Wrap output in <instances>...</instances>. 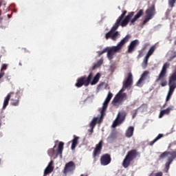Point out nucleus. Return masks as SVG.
Returning a JSON list of instances; mask_svg holds the SVG:
<instances>
[{
  "instance_id": "nucleus-1",
  "label": "nucleus",
  "mask_w": 176,
  "mask_h": 176,
  "mask_svg": "<svg viewBox=\"0 0 176 176\" xmlns=\"http://www.w3.org/2000/svg\"><path fill=\"white\" fill-rule=\"evenodd\" d=\"M127 11L124 10L122 12V14L118 18L115 23L113 24L111 29V39L113 41H116L118 38L120 36V33L118 31L120 25L121 27H126L129 24L131 17L134 16V12H129V14L124 18Z\"/></svg>"
},
{
  "instance_id": "nucleus-2",
  "label": "nucleus",
  "mask_w": 176,
  "mask_h": 176,
  "mask_svg": "<svg viewBox=\"0 0 176 176\" xmlns=\"http://www.w3.org/2000/svg\"><path fill=\"white\" fill-rule=\"evenodd\" d=\"M133 85V74L131 73H129L128 74V77L126 78V80L124 82L123 87L122 89L116 95L114 98L112 100V105L113 107H116V108H118L126 101L127 98V95L126 93H123L124 91V89H127V87H130Z\"/></svg>"
},
{
  "instance_id": "nucleus-3",
  "label": "nucleus",
  "mask_w": 176,
  "mask_h": 176,
  "mask_svg": "<svg viewBox=\"0 0 176 176\" xmlns=\"http://www.w3.org/2000/svg\"><path fill=\"white\" fill-rule=\"evenodd\" d=\"M133 85V74L131 73H129L128 74V77L126 78V80L124 82L123 87L122 89L116 95L114 98L112 100V105L113 107H116V108H118L126 101L127 98V95L126 93H123L124 91V89H127V87H130Z\"/></svg>"
},
{
  "instance_id": "nucleus-4",
  "label": "nucleus",
  "mask_w": 176,
  "mask_h": 176,
  "mask_svg": "<svg viewBox=\"0 0 176 176\" xmlns=\"http://www.w3.org/2000/svg\"><path fill=\"white\" fill-rule=\"evenodd\" d=\"M100 78H101V74L97 73L94 76L93 72H91L87 78L86 76H83L78 78L75 86L76 87H82V86L87 87L89 85L94 86V85H97V83H98Z\"/></svg>"
},
{
  "instance_id": "nucleus-5",
  "label": "nucleus",
  "mask_w": 176,
  "mask_h": 176,
  "mask_svg": "<svg viewBox=\"0 0 176 176\" xmlns=\"http://www.w3.org/2000/svg\"><path fill=\"white\" fill-rule=\"evenodd\" d=\"M109 101H111V91H109L107 98L103 103L102 108L100 111V117L94 118L91 122L89 124V127H91V129L89 130V133H93L94 131V127H96V125L102 122V118L105 116V112L107 111V108H108Z\"/></svg>"
},
{
  "instance_id": "nucleus-6",
  "label": "nucleus",
  "mask_w": 176,
  "mask_h": 176,
  "mask_svg": "<svg viewBox=\"0 0 176 176\" xmlns=\"http://www.w3.org/2000/svg\"><path fill=\"white\" fill-rule=\"evenodd\" d=\"M20 91L14 92H10L7 96L5 98L3 104V109H6V107L9 105V101L11 100V105L13 107H17L19 103L20 102Z\"/></svg>"
},
{
  "instance_id": "nucleus-7",
  "label": "nucleus",
  "mask_w": 176,
  "mask_h": 176,
  "mask_svg": "<svg viewBox=\"0 0 176 176\" xmlns=\"http://www.w3.org/2000/svg\"><path fill=\"white\" fill-rule=\"evenodd\" d=\"M56 147V145L55 144L52 148H50L48 150L47 154L49 155V156H50V157H57L58 155H60V156H62L63 151H64V142H59L56 152V150H54Z\"/></svg>"
},
{
  "instance_id": "nucleus-8",
  "label": "nucleus",
  "mask_w": 176,
  "mask_h": 176,
  "mask_svg": "<svg viewBox=\"0 0 176 176\" xmlns=\"http://www.w3.org/2000/svg\"><path fill=\"white\" fill-rule=\"evenodd\" d=\"M155 14H156V10H155V6H152L151 7H149L146 10V17L144 21H143V24H146L148 21L150 20H152L153 17H155Z\"/></svg>"
},
{
  "instance_id": "nucleus-9",
  "label": "nucleus",
  "mask_w": 176,
  "mask_h": 176,
  "mask_svg": "<svg viewBox=\"0 0 176 176\" xmlns=\"http://www.w3.org/2000/svg\"><path fill=\"white\" fill-rule=\"evenodd\" d=\"M76 168V165H75V162L74 161H70L65 165V167L63 170V173L64 175H67V174L72 173Z\"/></svg>"
},
{
  "instance_id": "nucleus-10",
  "label": "nucleus",
  "mask_w": 176,
  "mask_h": 176,
  "mask_svg": "<svg viewBox=\"0 0 176 176\" xmlns=\"http://www.w3.org/2000/svg\"><path fill=\"white\" fill-rule=\"evenodd\" d=\"M131 36L130 35H126L124 38H122L120 42L118 44L117 46L112 47L111 48V53L119 52L122 47L124 45L126 42H129V39H130Z\"/></svg>"
},
{
  "instance_id": "nucleus-11",
  "label": "nucleus",
  "mask_w": 176,
  "mask_h": 176,
  "mask_svg": "<svg viewBox=\"0 0 176 176\" xmlns=\"http://www.w3.org/2000/svg\"><path fill=\"white\" fill-rule=\"evenodd\" d=\"M103 144H104V142L102 140H100L99 143L96 145L95 148L92 153V156L94 159H96V157H99L100 155H101V151H102Z\"/></svg>"
},
{
  "instance_id": "nucleus-12",
  "label": "nucleus",
  "mask_w": 176,
  "mask_h": 176,
  "mask_svg": "<svg viewBox=\"0 0 176 176\" xmlns=\"http://www.w3.org/2000/svg\"><path fill=\"white\" fill-rule=\"evenodd\" d=\"M125 118L126 116L124 115V113H118L117 118L113 122L112 127L115 129V127H117L119 124H122L123 122H124Z\"/></svg>"
},
{
  "instance_id": "nucleus-13",
  "label": "nucleus",
  "mask_w": 176,
  "mask_h": 176,
  "mask_svg": "<svg viewBox=\"0 0 176 176\" xmlns=\"http://www.w3.org/2000/svg\"><path fill=\"white\" fill-rule=\"evenodd\" d=\"M148 75H149V72H148V71H145L142 74L141 78L137 82V86H138V87H142L144 83H145L146 79H148L149 78Z\"/></svg>"
},
{
  "instance_id": "nucleus-14",
  "label": "nucleus",
  "mask_w": 176,
  "mask_h": 176,
  "mask_svg": "<svg viewBox=\"0 0 176 176\" xmlns=\"http://www.w3.org/2000/svg\"><path fill=\"white\" fill-rule=\"evenodd\" d=\"M111 163V155L109 154L102 155L100 157V164L102 166H108Z\"/></svg>"
},
{
  "instance_id": "nucleus-15",
  "label": "nucleus",
  "mask_w": 176,
  "mask_h": 176,
  "mask_svg": "<svg viewBox=\"0 0 176 176\" xmlns=\"http://www.w3.org/2000/svg\"><path fill=\"white\" fill-rule=\"evenodd\" d=\"M170 67V64L166 63H164L161 72L160 73L158 78L156 80V82H159V80H162L164 76H166V74L167 73V68Z\"/></svg>"
},
{
  "instance_id": "nucleus-16",
  "label": "nucleus",
  "mask_w": 176,
  "mask_h": 176,
  "mask_svg": "<svg viewBox=\"0 0 176 176\" xmlns=\"http://www.w3.org/2000/svg\"><path fill=\"white\" fill-rule=\"evenodd\" d=\"M140 41L138 40H135L133 41L128 48V53H133V51L134 50V47H135V46H137L138 45H139Z\"/></svg>"
},
{
  "instance_id": "nucleus-17",
  "label": "nucleus",
  "mask_w": 176,
  "mask_h": 176,
  "mask_svg": "<svg viewBox=\"0 0 176 176\" xmlns=\"http://www.w3.org/2000/svg\"><path fill=\"white\" fill-rule=\"evenodd\" d=\"M144 14V10H140L137 14L130 21L131 24H133V23H135L138 19L140 18L141 16Z\"/></svg>"
},
{
  "instance_id": "nucleus-18",
  "label": "nucleus",
  "mask_w": 176,
  "mask_h": 176,
  "mask_svg": "<svg viewBox=\"0 0 176 176\" xmlns=\"http://www.w3.org/2000/svg\"><path fill=\"white\" fill-rule=\"evenodd\" d=\"M98 53L99 56L104 54V53H107V57L109 60H111V47H106L102 51H99Z\"/></svg>"
},
{
  "instance_id": "nucleus-19",
  "label": "nucleus",
  "mask_w": 176,
  "mask_h": 176,
  "mask_svg": "<svg viewBox=\"0 0 176 176\" xmlns=\"http://www.w3.org/2000/svg\"><path fill=\"white\" fill-rule=\"evenodd\" d=\"M133 134H134V127L129 126L126 131L125 135L127 138H131Z\"/></svg>"
},
{
  "instance_id": "nucleus-20",
  "label": "nucleus",
  "mask_w": 176,
  "mask_h": 176,
  "mask_svg": "<svg viewBox=\"0 0 176 176\" xmlns=\"http://www.w3.org/2000/svg\"><path fill=\"white\" fill-rule=\"evenodd\" d=\"M173 108H174L173 106H170L168 107L166 109L162 110L160 112V118H163L164 115H168L170 112V111H173Z\"/></svg>"
},
{
  "instance_id": "nucleus-21",
  "label": "nucleus",
  "mask_w": 176,
  "mask_h": 176,
  "mask_svg": "<svg viewBox=\"0 0 176 176\" xmlns=\"http://www.w3.org/2000/svg\"><path fill=\"white\" fill-rule=\"evenodd\" d=\"M126 157H129L131 160H133L137 157V151L135 150H132L128 153Z\"/></svg>"
},
{
  "instance_id": "nucleus-22",
  "label": "nucleus",
  "mask_w": 176,
  "mask_h": 176,
  "mask_svg": "<svg viewBox=\"0 0 176 176\" xmlns=\"http://www.w3.org/2000/svg\"><path fill=\"white\" fill-rule=\"evenodd\" d=\"M131 160L129 157H125L123 162H122V166L124 167V168H127L129 166H130V163H131Z\"/></svg>"
},
{
  "instance_id": "nucleus-23",
  "label": "nucleus",
  "mask_w": 176,
  "mask_h": 176,
  "mask_svg": "<svg viewBox=\"0 0 176 176\" xmlns=\"http://www.w3.org/2000/svg\"><path fill=\"white\" fill-rule=\"evenodd\" d=\"M79 140V137H75L72 140V149L74 151L75 148H76V145H78V140Z\"/></svg>"
},
{
  "instance_id": "nucleus-24",
  "label": "nucleus",
  "mask_w": 176,
  "mask_h": 176,
  "mask_svg": "<svg viewBox=\"0 0 176 176\" xmlns=\"http://www.w3.org/2000/svg\"><path fill=\"white\" fill-rule=\"evenodd\" d=\"M53 170H54V167H50V166H47L44 171V176L47 175L48 174H50L52 173Z\"/></svg>"
},
{
  "instance_id": "nucleus-25",
  "label": "nucleus",
  "mask_w": 176,
  "mask_h": 176,
  "mask_svg": "<svg viewBox=\"0 0 176 176\" xmlns=\"http://www.w3.org/2000/svg\"><path fill=\"white\" fill-rule=\"evenodd\" d=\"M102 58L100 59L96 64H95L93 67L92 69H96V68H99V67H101V65H102Z\"/></svg>"
},
{
  "instance_id": "nucleus-26",
  "label": "nucleus",
  "mask_w": 176,
  "mask_h": 176,
  "mask_svg": "<svg viewBox=\"0 0 176 176\" xmlns=\"http://www.w3.org/2000/svg\"><path fill=\"white\" fill-rule=\"evenodd\" d=\"M153 52H155V47H151L148 50L146 57H147V58H149V57H151V56L153 54Z\"/></svg>"
},
{
  "instance_id": "nucleus-27",
  "label": "nucleus",
  "mask_w": 176,
  "mask_h": 176,
  "mask_svg": "<svg viewBox=\"0 0 176 176\" xmlns=\"http://www.w3.org/2000/svg\"><path fill=\"white\" fill-rule=\"evenodd\" d=\"M148 60H149V58H147L146 56L144 57V59L142 62V67L143 68H146L148 65Z\"/></svg>"
},
{
  "instance_id": "nucleus-28",
  "label": "nucleus",
  "mask_w": 176,
  "mask_h": 176,
  "mask_svg": "<svg viewBox=\"0 0 176 176\" xmlns=\"http://www.w3.org/2000/svg\"><path fill=\"white\" fill-rule=\"evenodd\" d=\"M164 137V135L163 134H159L157 138L150 143V145H153V144L155 142H156L157 141H159V140H160V138H163Z\"/></svg>"
},
{
  "instance_id": "nucleus-29",
  "label": "nucleus",
  "mask_w": 176,
  "mask_h": 176,
  "mask_svg": "<svg viewBox=\"0 0 176 176\" xmlns=\"http://www.w3.org/2000/svg\"><path fill=\"white\" fill-rule=\"evenodd\" d=\"M143 108H144V107H141L138 110L135 111V112L133 113V116H132L133 119H134V118H135V115H137V111H142Z\"/></svg>"
},
{
  "instance_id": "nucleus-30",
  "label": "nucleus",
  "mask_w": 176,
  "mask_h": 176,
  "mask_svg": "<svg viewBox=\"0 0 176 176\" xmlns=\"http://www.w3.org/2000/svg\"><path fill=\"white\" fill-rule=\"evenodd\" d=\"M175 1L176 0H169V5H170V8L174 7V3H175Z\"/></svg>"
},
{
  "instance_id": "nucleus-31",
  "label": "nucleus",
  "mask_w": 176,
  "mask_h": 176,
  "mask_svg": "<svg viewBox=\"0 0 176 176\" xmlns=\"http://www.w3.org/2000/svg\"><path fill=\"white\" fill-rule=\"evenodd\" d=\"M8 69V65L6 64H3L1 69V72H2V71H3V69Z\"/></svg>"
},
{
  "instance_id": "nucleus-32",
  "label": "nucleus",
  "mask_w": 176,
  "mask_h": 176,
  "mask_svg": "<svg viewBox=\"0 0 176 176\" xmlns=\"http://www.w3.org/2000/svg\"><path fill=\"white\" fill-rule=\"evenodd\" d=\"M105 38L106 39H109V38H111V31H109L108 33L106 34Z\"/></svg>"
},
{
  "instance_id": "nucleus-33",
  "label": "nucleus",
  "mask_w": 176,
  "mask_h": 176,
  "mask_svg": "<svg viewBox=\"0 0 176 176\" xmlns=\"http://www.w3.org/2000/svg\"><path fill=\"white\" fill-rule=\"evenodd\" d=\"M3 76H5V72H0V79H2V78H3Z\"/></svg>"
},
{
  "instance_id": "nucleus-34",
  "label": "nucleus",
  "mask_w": 176,
  "mask_h": 176,
  "mask_svg": "<svg viewBox=\"0 0 176 176\" xmlns=\"http://www.w3.org/2000/svg\"><path fill=\"white\" fill-rule=\"evenodd\" d=\"M166 85H167V81H163L161 83V85L162 86V87H164V86H166Z\"/></svg>"
},
{
  "instance_id": "nucleus-35",
  "label": "nucleus",
  "mask_w": 176,
  "mask_h": 176,
  "mask_svg": "<svg viewBox=\"0 0 176 176\" xmlns=\"http://www.w3.org/2000/svg\"><path fill=\"white\" fill-rule=\"evenodd\" d=\"M47 166H48V167H54V166H53V160H51V161H50V162L49 163V164H48Z\"/></svg>"
},
{
  "instance_id": "nucleus-36",
  "label": "nucleus",
  "mask_w": 176,
  "mask_h": 176,
  "mask_svg": "<svg viewBox=\"0 0 176 176\" xmlns=\"http://www.w3.org/2000/svg\"><path fill=\"white\" fill-rule=\"evenodd\" d=\"M162 175H163V173L162 172L155 173V176H162Z\"/></svg>"
},
{
  "instance_id": "nucleus-37",
  "label": "nucleus",
  "mask_w": 176,
  "mask_h": 176,
  "mask_svg": "<svg viewBox=\"0 0 176 176\" xmlns=\"http://www.w3.org/2000/svg\"><path fill=\"white\" fill-rule=\"evenodd\" d=\"M101 86H102V84H100V85L98 86V89H100V88H101Z\"/></svg>"
},
{
  "instance_id": "nucleus-38",
  "label": "nucleus",
  "mask_w": 176,
  "mask_h": 176,
  "mask_svg": "<svg viewBox=\"0 0 176 176\" xmlns=\"http://www.w3.org/2000/svg\"><path fill=\"white\" fill-rule=\"evenodd\" d=\"M2 6V0H0V8Z\"/></svg>"
},
{
  "instance_id": "nucleus-39",
  "label": "nucleus",
  "mask_w": 176,
  "mask_h": 176,
  "mask_svg": "<svg viewBox=\"0 0 176 176\" xmlns=\"http://www.w3.org/2000/svg\"><path fill=\"white\" fill-rule=\"evenodd\" d=\"M149 176H155V173H151Z\"/></svg>"
},
{
  "instance_id": "nucleus-40",
  "label": "nucleus",
  "mask_w": 176,
  "mask_h": 176,
  "mask_svg": "<svg viewBox=\"0 0 176 176\" xmlns=\"http://www.w3.org/2000/svg\"><path fill=\"white\" fill-rule=\"evenodd\" d=\"M1 14H2V12H1V11L0 10V16H1Z\"/></svg>"
},
{
  "instance_id": "nucleus-41",
  "label": "nucleus",
  "mask_w": 176,
  "mask_h": 176,
  "mask_svg": "<svg viewBox=\"0 0 176 176\" xmlns=\"http://www.w3.org/2000/svg\"><path fill=\"white\" fill-rule=\"evenodd\" d=\"M19 65H22V64L21 63V62H19Z\"/></svg>"
},
{
  "instance_id": "nucleus-42",
  "label": "nucleus",
  "mask_w": 176,
  "mask_h": 176,
  "mask_svg": "<svg viewBox=\"0 0 176 176\" xmlns=\"http://www.w3.org/2000/svg\"><path fill=\"white\" fill-rule=\"evenodd\" d=\"M80 176H85L84 175H81ZM85 176H87V175H85Z\"/></svg>"
},
{
  "instance_id": "nucleus-43",
  "label": "nucleus",
  "mask_w": 176,
  "mask_h": 176,
  "mask_svg": "<svg viewBox=\"0 0 176 176\" xmlns=\"http://www.w3.org/2000/svg\"><path fill=\"white\" fill-rule=\"evenodd\" d=\"M2 20V18H0V21Z\"/></svg>"
},
{
  "instance_id": "nucleus-44",
  "label": "nucleus",
  "mask_w": 176,
  "mask_h": 176,
  "mask_svg": "<svg viewBox=\"0 0 176 176\" xmlns=\"http://www.w3.org/2000/svg\"><path fill=\"white\" fill-rule=\"evenodd\" d=\"M175 45H176V41H175Z\"/></svg>"
},
{
  "instance_id": "nucleus-45",
  "label": "nucleus",
  "mask_w": 176,
  "mask_h": 176,
  "mask_svg": "<svg viewBox=\"0 0 176 176\" xmlns=\"http://www.w3.org/2000/svg\"><path fill=\"white\" fill-rule=\"evenodd\" d=\"M113 67H111V69H113Z\"/></svg>"
},
{
  "instance_id": "nucleus-46",
  "label": "nucleus",
  "mask_w": 176,
  "mask_h": 176,
  "mask_svg": "<svg viewBox=\"0 0 176 176\" xmlns=\"http://www.w3.org/2000/svg\"><path fill=\"white\" fill-rule=\"evenodd\" d=\"M0 63H1V58H0Z\"/></svg>"
},
{
  "instance_id": "nucleus-47",
  "label": "nucleus",
  "mask_w": 176,
  "mask_h": 176,
  "mask_svg": "<svg viewBox=\"0 0 176 176\" xmlns=\"http://www.w3.org/2000/svg\"><path fill=\"white\" fill-rule=\"evenodd\" d=\"M111 96L112 97V94H111Z\"/></svg>"
},
{
  "instance_id": "nucleus-48",
  "label": "nucleus",
  "mask_w": 176,
  "mask_h": 176,
  "mask_svg": "<svg viewBox=\"0 0 176 176\" xmlns=\"http://www.w3.org/2000/svg\"><path fill=\"white\" fill-rule=\"evenodd\" d=\"M0 163H1V160H0Z\"/></svg>"
}]
</instances>
